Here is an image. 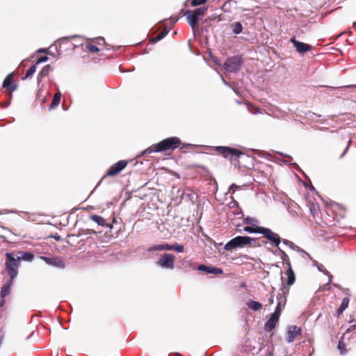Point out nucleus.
Returning <instances> with one entry per match:
<instances>
[{"mask_svg": "<svg viewBox=\"0 0 356 356\" xmlns=\"http://www.w3.org/2000/svg\"><path fill=\"white\" fill-rule=\"evenodd\" d=\"M180 143L181 140L178 137H170L147 149L145 152H159L172 149H175L177 145L180 144Z\"/></svg>", "mask_w": 356, "mask_h": 356, "instance_id": "nucleus-1", "label": "nucleus"}, {"mask_svg": "<svg viewBox=\"0 0 356 356\" xmlns=\"http://www.w3.org/2000/svg\"><path fill=\"white\" fill-rule=\"evenodd\" d=\"M6 268L8 271L10 279L14 280L18 275V268L20 266V263L19 259H17V257H15L12 252H6Z\"/></svg>", "mask_w": 356, "mask_h": 356, "instance_id": "nucleus-2", "label": "nucleus"}, {"mask_svg": "<svg viewBox=\"0 0 356 356\" xmlns=\"http://www.w3.org/2000/svg\"><path fill=\"white\" fill-rule=\"evenodd\" d=\"M215 149L225 159H227L230 161L238 162V158L243 154L241 151L229 147L217 146Z\"/></svg>", "mask_w": 356, "mask_h": 356, "instance_id": "nucleus-3", "label": "nucleus"}, {"mask_svg": "<svg viewBox=\"0 0 356 356\" xmlns=\"http://www.w3.org/2000/svg\"><path fill=\"white\" fill-rule=\"evenodd\" d=\"M253 239L247 236H238L231 239L224 247L225 250L232 251L237 248H243L251 243Z\"/></svg>", "mask_w": 356, "mask_h": 356, "instance_id": "nucleus-4", "label": "nucleus"}, {"mask_svg": "<svg viewBox=\"0 0 356 356\" xmlns=\"http://www.w3.org/2000/svg\"><path fill=\"white\" fill-rule=\"evenodd\" d=\"M156 265L162 268L172 270L175 267V256L169 253H164L156 261Z\"/></svg>", "mask_w": 356, "mask_h": 356, "instance_id": "nucleus-5", "label": "nucleus"}, {"mask_svg": "<svg viewBox=\"0 0 356 356\" xmlns=\"http://www.w3.org/2000/svg\"><path fill=\"white\" fill-rule=\"evenodd\" d=\"M242 65L241 58L234 56L228 58L224 63V67L229 72H234L240 70Z\"/></svg>", "mask_w": 356, "mask_h": 356, "instance_id": "nucleus-6", "label": "nucleus"}, {"mask_svg": "<svg viewBox=\"0 0 356 356\" xmlns=\"http://www.w3.org/2000/svg\"><path fill=\"white\" fill-rule=\"evenodd\" d=\"M127 165V161L124 160L119 161L109 168L106 175L108 177H114L124 169Z\"/></svg>", "mask_w": 356, "mask_h": 356, "instance_id": "nucleus-7", "label": "nucleus"}, {"mask_svg": "<svg viewBox=\"0 0 356 356\" xmlns=\"http://www.w3.org/2000/svg\"><path fill=\"white\" fill-rule=\"evenodd\" d=\"M259 234H262L265 238L272 241L276 246H278L281 242L279 235L273 232L270 229L261 227Z\"/></svg>", "mask_w": 356, "mask_h": 356, "instance_id": "nucleus-8", "label": "nucleus"}, {"mask_svg": "<svg viewBox=\"0 0 356 356\" xmlns=\"http://www.w3.org/2000/svg\"><path fill=\"white\" fill-rule=\"evenodd\" d=\"M302 332L300 327L296 325H290L287 328L286 332V341L288 343H292L296 336L300 335Z\"/></svg>", "mask_w": 356, "mask_h": 356, "instance_id": "nucleus-9", "label": "nucleus"}, {"mask_svg": "<svg viewBox=\"0 0 356 356\" xmlns=\"http://www.w3.org/2000/svg\"><path fill=\"white\" fill-rule=\"evenodd\" d=\"M290 41L293 43L296 50L299 54H304L307 51L312 50V47L308 44L298 41L295 38H291Z\"/></svg>", "mask_w": 356, "mask_h": 356, "instance_id": "nucleus-10", "label": "nucleus"}, {"mask_svg": "<svg viewBox=\"0 0 356 356\" xmlns=\"http://www.w3.org/2000/svg\"><path fill=\"white\" fill-rule=\"evenodd\" d=\"M40 259L43 261H44L47 264L51 265L54 266H56L58 268H64L65 267V263L63 261H62L60 259L57 257H47L44 256H41Z\"/></svg>", "mask_w": 356, "mask_h": 356, "instance_id": "nucleus-11", "label": "nucleus"}, {"mask_svg": "<svg viewBox=\"0 0 356 356\" xmlns=\"http://www.w3.org/2000/svg\"><path fill=\"white\" fill-rule=\"evenodd\" d=\"M280 317L277 316V314H271L270 318L265 323V330L267 332H270L275 327Z\"/></svg>", "mask_w": 356, "mask_h": 356, "instance_id": "nucleus-12", "label": "nucleus"}, {"mask_svg": "<svg viewBox=\"0 0 356 356\" xmlns=\"http://www.w3.org/2000/svg\"><path fill=\"white\" fill-rule=\"evenodd\" d=\"M11 76V74H8L3 82V87L10 94L17 89V85L13 82Z\"/></svg>", "mask_w": 356, "mask_h": 356, "instance_id": "nucleus-13", "label": "nucleus"}, {"mask_svg": "<svg viewBox=\"0 0 356 356\" xmlns=\"http://www.w3.org/2000/svg\"><path fill=\"white\" fill-rule=\"evenodd\" d=\"M185 16L191 28L195 29L198 24V17L191 10H187L185 13Z\"/></svg>", "mask_w": 356, "mask_h": 356, "instance_id": "nucleus-14", "label": "nucleus"}, {"mask_svg": "<svg viewBox=\"0 0 356 356\" xmlns=\"http://www.w3.org/2000/svg\"><path fill=\"white\" fill-rule=\"evenodd\" d=\"M286 302L285 297H284L282 295L279 294L277 297V307L273 313V314H277V316H280L282 308L284 307Z\"/></svg>", "mask_w": 356, "mask_h": 356, "instance_id": "nucleus-15", "label": "nucleus"}, {"mask_svg": "<svg viewBox=\"0 0 356 356\" xmlns=\"http://www.w3.org/2000/svg\"><path fill=\"white\" fill-rule=\"evenodd\" d=\"M171 245L168 243L156 244L149 247L147 249V252H156V251H164L170 250Z\"/></svg>", "mask_w": 356, "mask_h": 356, "instance_id": "nucleus-16", "label": "nucleus"}, {"mask_svg": "<svg viewBox=\"0 0 356 356\" xmlns=\"http://www.w3.org/2000/svg\"><path fill=\"white\" fill-rule=\"evenodd\" d=\"M13 280L10 279L8 282L6 283V284H4L1 287V299H3L4 298H6L7 296H8L10 294L11 286L13 285Z\"/></svg>", "mask_w": 356, "mask_h": 356, "instance_id": "nucleus-17", "label": "nucleus"}, {"mask_svg": "<svg viewBox=\"0 0 356 356\" xmlns=\"http://www.w3.org/2000/svg\"><path fill=\"white\" fill-rule=\"evenodd\" d=\"M90 219L96 222L98 225L102 227H107L108 224L106 223V220L100 216L98 215H91L90 216Z\"/></svg>", "mask_w": 356, "mask_h": 356, "instance_id": "nucleus-18", "label": "nucleus"}, {"mask_svg": "<svg viewBox=\"0 0 356 356\" xmlns=\"http://www.w3.org/2000/svg\"><path fill=\"white\" fill-rule=\"evenodd\" d=\"M50 70H51V67L49 65H45L42 69V70L38 74V77H37L38 84L42 80L43 78L46 77L49 75Z\"/></svg>", "mask_w": 356, "mask_h": 356, "instance_id": "nucleus-19", "label": "nucleus"}, {"mask_svg": "<svg viewBox=\"0 0 356 356\" xmlns=\"http://www.w3.org/2000/svg\"><path fill=\"white\" fill-rule=\"evenodd\" d=\"M17 259H19V262L21 260L31 261L34 259V254L30 252H23L21 253L20 256L17 257Z\"/></svg>", "mask_w": 356, "mask_h": 356, "instance_id": "nucleus-20", "label": "nucleus"}, {"mask_svg": "<svg viewBox=\"0 0 356 356\" xmlns=\"http://www.w3.org/2000/svg\"><path fill=\"white\" fill-rule=\"evenodd\" d=\"M248 308L254 310V311H258L261 309L262 305L257 301L250 300L246 303Z\"/></svg>", "mask_w": 356, "mask_h": 356, "instance_id": "nucleus-21", "label": "nucleus"}, {"mask_svg": "<svg viewBox=\"0 0 356 356\" xmlns=\"http://www.w3.org/2000/svg\"><path fill=\"white\" fill-rule=\"evenodd\" d=\"M286 274L287 275V284L289 286H291L292 284H294L296 278L295 274L291 267H289V269L286 270Z\"/></svg>", "mask_w": 356, "mask_h": 356, "instance_id": "nucleus-22", "label": "nucleus"}, {"mask_svg": "<svg viewBox=\"0 0 356 356\" xmlns=\"http://www.w3.org/2000/svg\"><path fill=\"white\" fill-rule=\"evenodd\" d=\"M230 27L235 34H239L243 31V26L241 22H234L231 24Z\"/></svg>", "mask_w": 356, "mask_h": 356, "instance_id": "nucleus-23", "label": "nucleus"}, {"mask_svg": "<svg viewBox=\"0 0 356 356\" xmlns=\"http://www.w3.org/2000/svg\"><path fill=\"white\" fill-rule=\"evenodd\" d=\"M60 98H61L60 92H58L56 93L54 95V99L49 106V109H53V108H56L59 104Z\"/></svg>", "mask_w": 356, "mask_h": 356, "instance_id": "nucleus-24", "label": "nucleus"}, {"mask_svg": "<svg viewBox=\"0 0 356 356\" xmlns=\"http://www.w3.org/2000/svg\"><path fill=\"white\" fill-rule=\"evenodd\" d=\"M348 304H349V298H343L341 305L337 311L338 314H342L343 312V311L348 307Z\"/></svg>", "mask_w": 356, "mask_h": 356, "instance_id": "nucleus-25", "label": "nucleus"}, {"mask_svg": "<svg viewBox=\"0 0 356 356\" xmlns=\"http://www.w3.org/2000/svg\"><path fill=\"white\" fill-rule=\"evenodd\" d=\"M261 227L245 226L243 230L248 233H260Z\"/></svg>", "mask_w": 356, "mask_h": 356, "instance_id": "nucleus-26", "label": "nucleus"}, {"mask_svg": "<svg viewBox=\"0 0 356 356\" xmlns=\"http://www.w3.org/2000/svg\"><path fill=\"white\" fill-rule=\"evenodd\" d=\"M37 69V65L35 64L32 65L29 69L26 71L25 76L23 78V79H28L29 77H31L33 74L35 72Z\"/></svg>", "mask_w": 356, "mask_h": 356, "instance_id": "nucleus-27", "label": "nucleus"}, {"mask_svg": "<svg viewBox=\"0 0 356 356\" xmlns=\"http://www.w3.org/2000/svg\"><path fill=\"white\" fill-rule=\"evenodd\" d=\"M245 222L246 224L250 225V226H253V227H258L257 225L259 223L258 220L256 218H251V217H247L245 219Z\"/></svg>", "mask_w": 356, "mask_h": 356, "instance_id": "nucleus-28", "label": "nucleus"}, {"mask_svg": "<svg viewBox=\"0 0 356 356\" xmlns=\"http://www.w3.org/2000/svg\"><path fill=\"white\" fill-rule=\"evenodd\" d=\"M207 10V7H202L195 9L194 11V14L199 17L200 16L204 15Z\"/></svg>", "mask_w": 356, "mask_h": 356, "instance_id": "nucleus-29", "label": "nucleus"}, {"mask_svg": "<svg viewBox=\"0 0 356 356\" xmlns=\"http://www.w3.org/2000/svg\"><path fill=\"white\" fill-rule=\"evenodd\" d=\"M168 33V31L163 30L161 33H159L153 40V42H156L163 39Z\"/></svg>", "mask_w": 356, "mask_h": 356, "instance_id": "nucleus-30", "label": "nucleus"}, {"mask_svg": "<svg viewBox=\"0 0 356 356\" xmlns=\"http://www.w3.org/2000/svg\"><path fill=\"white\" fill-rule=\"evenodd\" d=\"M170 250H175L177 252H183L184 250V245L179 244H172L171 245Z\"/></svg>", "mask_w": 356, "mask_h": 356, "instance_id": "nucleus-31", "label": "nucleus"}, {"mask_svg": "<svg viewBox=\"0 0 356 356\" xmlns=\"http://www.w3.org/2000/svg\"><path fill=\"white\" fill-rule=\"evenodd\" d=\"M86 49H88L90 52L96 53L99 51V49L92 44H88L86 46Z\"/></svg>", "mask_w": 356, "mask_h": 356, "instance_id": "nucleus-32", "label": "nucleus"}, {"mask_svg": "<svg viewBox=\"0 0 356 356\" xmlns=\"http://www.w3.org/2000/svg\"><path fill=\"white\" fill-rule=\"evenodd\" d=\"M207 273H213V274H221V273H222V270L220 268L213 267V266H209V268L207 270Z\"/></svg>", "mask_w": 356, "mask_h": 356, "instance_id": "nucleus-33", "label": "nucleus"}, {"mask_svg": "<svg viewBox=\"0 0 356 356\" xmlns=\"http://www.w3.org/2000/svg\"><path fill=\"white\" fill-rule=\"evenodd\" d=\"M338 349L340 350L341 354H344L346 353V344L343 342L342 340H340L339 342Z\"/></svg>", "mask_w": 356, "mask_h": 356, "instance_id": "nucleus-34", "label": "nucleus"}, {"mask_svg": "<svg viewBox=\"0 0 356 356\" xmlns=\"http://www.w3.org/2000/svg\"><path fill=\"white\" fill-rule=\"evenodd\" d=\"M314 265L317 267L319 271L322 272L325 275H329V272L325 269L323 265L318 263L315 264Z\"/></svg>", "mask_w": 356, "mask_h": 356, "instance_id": "nucleus-35", "label": "nucleus"}, {"mask_svg": "<svg viewBox=\"0 0 356 356\" xmlns=\"http://www.w3.org/2000/svg\"><path fill=\"white\" fill-rule=\"evenodd\" d=\"M207 0H192L191 5L193 6H197L205 3Z\"/></svg>", "mask_w": 356, "mask_h": 356, "instance_id": "nucleus-36", "label": "nucleus"}, {"mask_svg": "<svg viewBox=\"0 0 356 356\" xmlns=\"http://www.w3.org/2000/svg\"><path fill=\"white\" fill-rule=\"evenodd\" d=\"M283 243L290 247L291 249H296L298 248V247L291 241H288L286 239L283 240Z\"/></svg>", "mask_w": 356, "mask_h": 356, "instance_id": "nucleus-37", "label": "nucleus"}, {"mask_svg": "<svg viewBox=\"0 0 356 356\" xmlns=\"http://www.w3.org/2000/svg\"><path fill=\"white\" fill-rule=\"evenodd\" d=\"M48 59H49V58L47 56H42L38 60V61L35 64L38 65L39 63L47 62L48 60Z\"/></svg>", "mask_w": 356, "mask_h": 356, "instance_id": "nucleus-38", "label": "nucleus"}, {"mask_svg": "<svg viewBox=\"0 0 356 356\" xmlns=\"http://www.w3.org/2000/svg\"><path fill=\"white\" fill-rule=\"evenodd\" d=\"M209 266H207L204 264L200 265L197 268L199 270L205 271L207 273V270H209Z\"/></svg>", "mask_w": 356, "mask_h": 356, "instance_id": "nucleus-39", "label": "nucleus"}, {"mask_svg": "<svg viewBox=\"0 0 356 356\" xmlns=\"http://www.w3.org/2000/svg\"><path fill=\"white\" fill-rule=\"evenodd\" d=\"M17 213L16 211H14V210H0V215L1 214H3V213Z\"/></svg>", "mask_w": 356, "mask_h": 356, "instance_id": "nucleus-40", "label": "nucleus"}, {"mask_svg": "<svg viewBox=\"0 0 356 356\" xmlns=\"http://www.w3.org/2000/svg\"><path fill=\"white\" fill-rule=\"evenodd\" d=\"M238 188V186L237 185H236L235 184H232V185L230 186V187H229V191H232V190H233L232 193H234V191H235V190H236V188Z\"/></svg>", "mask_w": 356, "mask_h": 356, "instance_id": "nucleus-41", "label": "nucleus"}, {"mask_svg": "<svg viewBox=\"0 0 356 356\" xmlns=\"http://www.w3.org/2000/svg\"><path fill=\"white\" fill-rule=\"evenodd\" d=\"M48 52V49H39L38 51H37V53L38 54H42V53H47Z\"/></svg>", "mask_w": 356, "mask_h": 356, "instance_id": "nucleus-42", "label": "nucleus"}, {"mask_svg": "<svg viewBox=\"0 0 356 356\" xmlns=\"http://www.w3.org/2000/svg\"><path fill=\"white\" fill-rule=\"evenodd\" d=\"M356 88V85H348V86H342L341 88Z\"/></svg>", "mask_w": 356, "mask_h": 356, "instance_id": "nucleus-43", "label": "nucleus"}, {"mask_svg": "<svg viewBox=\"0 0 356 356\" xmlns=\"http://www.w3.org/2000/svg\"><path fill=\"white\" fill-rule=\"evenodd\" d=\"M327 275L328 276V282L326 284L327 285L331 282L332 279V275L330 273H329V275Z\"/></svg>", "mask_w": 356, "mask_h": 356, "instance_id": "nucleus-44", "label": "nucleus"}, {"mask_svg": "<svg viewBox=\"0 0 356 356\" xmlns=\"http://www.w3.org/2000/svg\"><path fill=\"white\" fill-rule=\"evenodd\" d=\"M213 62H214L216 65H221L220 62V61L218 60V59H217L216 58H213Z\"/></svg>", "mask_w": 356, "mask_h": 356, "instance_id": "nucleus-45", "label": "nucleus"}, {"mask_svg": "<svg viewBox=\"0 0 356 356\" xmlns=\"http://www.w3.org/2000/svg\"><path fill=\"white\" fill-rule=\"evenodd\" d=\"M97 40H98V43H99V44H101V42H102V43H104V44L105 43V40H104V38H99L97 39Z\"/></svg>", "mask_w": 356, "mask_h": 356, "instance_id": "nucleus-46", "label": "nucleus"}, {"mask_svg": "<svg viewBox=\"0 0 356 356\" xmlns=\"http://www.w3.org/2000/svg\"><path fill=\"white\" fill-rule=\"evenodd\" d=\"M356 327L355 325H351L349 328L347 329V332H350L353 330H355Z\"/></svg>", "mask_w": 356, "mask_h": 356, "instance_id": "nucleus-47", "label": "nucleus"}, {"mask_svg": "<svg viewBox=\"0 0 356 356\" xmlns=\"http://www.w3.org/2000/svg\"><path fill=\"white\" fill-rule=\"evenodd\" d=\"M221 76V79H222V81L223 83H224L225 85H226V86H229V87H231L230 84H229V83H227V82L224 79V78H223L222 76Z\"/></svg>", "mask_w": 356, "mask_h": 356, "instance_id": "nucleus-48", "label": "nucleus"}, {"mask_svg": "<svg viewBox=\"0 0 356 356\" xmlns=\"http://www.w3.org/2000/svg\"><path fill=\"white\" fill-rule=\"evenodd\" d=\"M21 213L26 215L27 219H31V214L28 213L27 212H24V211H21Z\"/></svg>", "mask_w": 356, "mask_h": 356, "instance_id": "nucleus-49", "label": "nucleus"}, {"mask_svg": "<svg viewBox=\"0 0 356 356\" xmlns=\"http://www.w3.org/2000/svg\"><path fill=\"white\" fill-rule=\"evenodd\" d=\"M76 37V35H71V36H69V37L63 38H62V40H68V39L74 38Z\"/></svg>", "mask_w": 356, "mask_h": 356, "instance_id": "nucleus-50", "label": "nucleus"}, {"mask_svg": "<svg viewBox=\"0 0 356 356\" xmlns=\"http://www.w3.org/2000/svg\"><path fill=\"white\" fill-rule=\"evenodd\" d=\"M5 302H6V301H5L4 299H1L0 300V308L2 307L4 305Z\"/></svg>", "mask_w": 356, "mask_h": 356, "instance_id": "nucleus-51", "label": "nucleus"}, {"mask_svg": "<svg viewBox=\"0 0 356 356\" xmlns=\"http://www.w3.org/2000/svg\"><path fill=\"white\" fill-rule=\"evenodd\" d=\"M243 11H250V9L248 8H245V7H241V8Z\"/></svg>", "mask_w": 356, "mask_h": 356, "instance_id": "nucleus-52", "label": "nucleus"}, {"mask_svg": "<svg viewBox=\"0 0 356 356\" xmlns=\"http://www.w3.org/2000/svg\"><path fill=\"white\" fill-rule=\"evenodd\" d=\"M268 301H269V303H270V304H273V296H271V297L269 298V300H268Z\"/></svg>", "mask_w": 356, "mask_h": 356, "instance_id": "nucleus-53", "label": "nucleus"}, {"mask_svg": "<svg viewBox=\"0 0 356 356\" xmlns=\"http://www.w3.org/2000/svg\"><path fill=\"white\" fill-rule=\"evenodd\" d=\"M300 250L301 252L304 253L305 255L309 256V254H308V253H307V252H305L304 250Z\"/></svg>", "mask_w": 356, "mask_h": 356, "instance_id": "nucleus-54", "label": "nucleus"}, {"mask_svg": "<svg viewBox=\"0 0 356 356\" xmlns=\"http://www.w3.org/2000/svg\"><path fill=\"white\" fill-rule=\"evenodd\" d=\"M348 147H346V150H345V151L343 152V154H341V157H342V156H343V155L346 154V151H347V149H348Z\"/></svg>", "mask_w": 356, "mask_h": 356, "instance_id": "nucleus-55", "label": "nucleus"}, {"mask_svg": "<svg viewBox=\"0 0 356 356\" xmlns=\"http://www.w3.org/2000/svg\"><path fill=\"white\" fill-rule=\"evenodd\" d=\"M243 5H244L245 6H246V7H249V6H250V3H244Z\"/></svg>", "mask_w": 356, "mask_h": 356, "instance_id": "nucleus-56", "label": "nucleus"}, {"mask_svg": "<svg viewBox=\"0 0 356 356\" xmlns=\"http://www.w3.org/2000/svg\"><path fill=\"white\" fill-rule=\"evenodd\" d=\"M40 92H41V91H40V90H39V91L38 92V93H37V96H38V97H39V96L40 95Z\"/></svg>", "mask_w": 356, "mask_h": 356, "instance_id": "nucleus-57", "label": "nucleus"}]
</instances>
